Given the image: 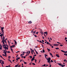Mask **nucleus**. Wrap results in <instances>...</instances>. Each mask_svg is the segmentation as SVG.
<instances>
[{"label": "nucleus", "mask_w": 67, "mask_h": 67, "mask_svg": "<svg viewBox=\"0 0 67 67\" xmlns=\"http://www.w3.org/2000/svg\"><path fill=\"white\" fill-rule=\"evenodd\" d=\"M47 60L48 61L47 63H50L51 62V58L49 57V58H47Z\"/></svg>", "instance_id": "obj_1"}, {"label": "nucleus", "mask_w": 67, "mask_h": 67, "mask_svg": "<svg viewBox=\"0 0 67 67\" xmlns=\"http://www.w3.org/2000/svg\"><path fill=\"white\" fill-rule=\"evenodd\" d=\"M23 57L25 59V56H23Z\"/></svg>", "instance_id": "obj_60"}, {"label": "nucleus", "mask_w": 67, "mask_h": 67, "mask_svg": "<svg viewBox=\"0 0 67 67\" xmlns=\"http://www.w3.org/2000/svg\"><path fill=\"white\" fill-rule=\"evenodd\" d=\"M0 49H1H1H2V47H0Z\"/></svg>", "instance_id": "obj_44"}, {"label": "nucleus", "mask_w": 67, "mask_h": 67, "mask_svg": "<svg viewBox=\"0 0 67 67\" xmlns=\"http://www.w3.org/2000/svg\"><path fill=\"white\" fill-rule=\"evenodd\" d=\"M49 45L51 46H52V44H51L50 43L49 44Z\"/></svg>", "instance_id": "obj_23"}, {"label": "nucleus", "mask_w": 67, "mask_h": 67, "mask_svg": "<svg viewBox=\"0 0 67 67\" xmlns=\"http://www.w3.org/2000/svg\"><path fill=\"white\" fill-rule=\"evenodd\" d=\"M42 51L43 52V53H45V51H44V49H43Z\"/></svg>", "instance_id": "obj_29"}, {"label": "nucleus", "mask_w": 67, "mask_h": 67, "mask_svg": "<svg viewBox=\"0 0 67 67\" xmlns=\"http://www.w3.org/2000/svg\"><path fill=\"white\" fill-rule=\"evenodd\" d=\"M47 56H48L47 54H46V55L45 54H44V56L47 57Z\"/></svg>", "instance_id": "obj_32"}, {"label": "nucleus", "mask_w": 67, "mask_h": 67, "mask_svg": "<svg viewBox=\"0 0 67 67\" xmlns=\"http://www.w3.org/2000/svg\"><path fill=\"white\" fill-rule=\"evenodd\" d=\"M31 60H34V59L33 58H32L31 59Z\"/></svg>", "instance_id": "obj_37"}, {"label": "nucleus", "mask_w": 67, "mask_h": 67, "mask_svg": "<svg viewBox=\"0 0 67 67\" xmlns=\"http://www.w3.org/2000/svg\"><path fill=\"white\" fill-rule=\"evenodd\" d=\"M3 42V47H4V46L5 45V43H4V42H3V41H2V43Z\"/></svg>", "instance_id": "obj_2"}, {"label": "nucleus", "mask_w": 67, "mask_h": 67, "mask_svg": "<svg viewBox=\"0 0 67 67\" xmlns=\"http://www.w3.org/2000/svg\"><path fill=\"white\" fill-rule=\"evenodd\" d=\"M34 56H36V54H35L34 55Z\"/></svg>", "instance_id": "obj_57"}, {"label": "nucleus", "mask_w": 67, "mask_h": 67, "mask_svg": "<svg viewBox=\"0 0 67 67\" xmlns=\"http://www.w3.org/2000/svg\"><path fill=\"white\" fill-rule=\"evenodd\" d=\"M40 62H41V59H40L39 60V63H40Z\"/></svg>", "instance_id": "obj_43"}, {"label": "nucleus", "mask_w": 67, "mask_h": 67, "mask_svg": "<svg viewBox=\"0 0 67 67\" xmlns=\"http://www.w3.org/2000/svg\"><path fill=\"white\" fill-rule=\"evenodd\" d=\"M47 49L48 50V52H49V51H51V50L47 48Z\"/></svg>", "instance_id": "obj_16"}, {"label": "nucleus", "mask_w": 67, "mask_h": 67, "mask_svg": "<svg viewBox=\"0 0 67 67\" xmlns=\"http://www.w3.org/2000/svg\"><path fill=\"white\" fill-rule=\"evenodd\" d=\"M7 53H10V52L8 51V52H7Z\"/></svg>", "instance_id": "obj_36"}, {"label": "nucleus", "mask_w": 67, "mask_h": 67, "mask_svg": "<svg viewBox=\"0 0 67 67\" xmlns=\"http://www.w3.org/2000/svg\"><path fill=\"white\" fill-rule=\"evenodd\" d=\"M56 56L58 57H59V55L58 54H56Z\"/></svg>", "instance_id": "obj_9"}, {"label": "nucleus", "mask_w": 67, "mask_h": 67, "mask_svg": "<svg viewBox=\"0 0 67 67\" xmlns=\"http://www.w3.org/2000/svg\"><path fill=\"white\" fill-rule=\"evenodd\" d=\"M3 48H5V49H8V48L6 46H5L3 47Z\"/></svg>", "instance_id": "obj_3"}, {"label": "nucleus", "mask_w": 67, "mask_h": 67, "mask_svg": "<svg viewBox=\"0 0 67 67\" xmlns=\"http://www.w3.org/2000/svg\"><path fill=\"white\" fill-rule=\"evenodd\" d=\"M5 39V37H4V36H3V40L2 41H3L4 40V39Z\"/></svg>", "instance_id": "obj_11"}, {"label": "nucleus", "mask_w": 67, "mask_h": 67, "mask_svg": "<svg viewBox=\"0 0 67 67\" xmlns=\"http://www.w3.org/2000/svg\"><path fill=\"white\" fill-rule=\"evenodd\" d=\"M29 57H30L31 58H32V56H30Z\"/></svg>", "instance_id": "obj_41"}, {"label": "nucleus", "mask_w": 67, "mask_h": 67, "mask_svg": "<svg viewBox=\"0 0 67 67\" xmlns=\"http://www.w3.org/2000/svg\"><path fill=\"white\" fill-rule=\"evenodd\" d=\"M35 47V48H37L38 47H37V46H36Z\"/></svg>", "instance_id": "obj_47"}, {"label": "nucleus", "mask_w": 67, "mask_h": 67, "mask_svg": "<svg viewBox=\"0 0 67 67\" xmlns=\"http://www.w3.org/2000/svg\"><path fill=\"white\" fill-rule=\"evenodd\" d=\"M32 65H35V64L34 63H32Z\"/></svg>", "instance_id": "obj_33"}, {"label": "nucleus", "mask_w": 67, "mask_h": 67, "mask_svg": "<svg viewBox=\"0 0 67 67\" xmlns=\"http://www.w3.org/2000/svg\"><path fill=\"white\" fill-rule=\"evenodd\" d=\"M56 49H59V48H55Z\"/></svg>", "instance_id": "obj_25"}, {"label": "nucleus", "mask_w": 67, "mask_h": 67, "mask_svg": "<svg viewBox=\"0 0 67 67\" xmlns=\"http://www.w3.org/2000/svg\"><path fill=\"white\" fill-rule=\"evenodd\" d=\"M65 53H67V51H65V52H64Z\"/></svg>", "instance_id": "obj_64"}, {"label": "nucleus", "mask_w": 67, "mask_h": 67, "mask_svg": "<svg viewBox=\"0 0 67 67\" xmlns=\"http://www.w3.org/2000/svg\"><path fill=\"white\" fill-rule=\"evenodd\" d=\"M53 45L54 46H58V45H59V44H53Z\"/></svg>", "instance_id": "obj_6"}, {"label": "nucleus", "mask_w": 67, "mask_h": 67, "mask_svg": "<svg viewBox=\"0 0 67 67\" xmlns=\"http://www.w3.org/2000/svg\"><path fill=\"white\" fill-rule=\"evenodd\" d=\"M28 53H29V51H28V52H27V55Z\"/></svg>", "instance_id": "obj_49"}, {"label": "nucleus", "mask_w": 67, "mask_h": 67, "mask_svg": "<svg viewBox=\"0 0 67 67\" xmlns=\"http://www.w3.org/2000/svg\"><path fill=\"white\" fill-rule=\"evenodd\" d=\"M2 30V32L1 33H2V32H3V33H4V32H3V30Z\"/></svg>", "instance_id": "obj_17"}, {"label": "nucleus", "mask_w": 67, "mask_h": 67, "mask_svg": "<svg viewBox=\"0 0 67 67\" xmlns=\"http://www.w3.org/2000/svg\"><path fill=\"white\" fill-rule=\"evenodd\" d=\"M28 23H29V24H31V23H32V22H31V21H29L28 22Z\"/></svg>", "instance_id": "obj_10"}, {"label": "nucleus", "mask_w": 67, "mask_h": 67, "mask_svg": "<svg viewBox=\"0 0 67 67\" xmlns=\"http://www.w3.org/2000/svg\"><path fill=\"white\" fill-rule=\"evenodd\" d=\"M8 44H9V45H10V42H9V41L8 40Z\"/></svg>", "instance_id": "obj_26"}, {"label": "nucleus", "mask_w": 67, "mask_h": 67, "mask_svg": "<svg viewBox=\"0 0 67 67\" xmlns=\"http://www.w3.org/2000/svg\"><path fill=\"white\" fill-rule=\"evenodd\" d=\"M36 61H37V60L36 59H35V63H36Z\"/></svg>", "instance_id": "obj_31"}, {"label": "nucleus", "mask_w": 67, "mask_h": 67, "mask_svg": "<svg viewBox=\"0 0 67 67\" xmlns=\"http://www.w3.org/2000/svg\"><path fill=\"white\" fill-rule=\"evenodd\" d=\"M33 33H35V31H34Z\"/></svg>", "instance_id": "obj_63"}, {"label": "nucleus", "mask_w": 67, "mask_h": 67, "mask_svg": "<svg viewBox=\"0 0 67 67\" xmlns=\"http://www.w3.org/2000/svg\"><path fill=\"white\" fill-rule=\"evenodd\" d=\"M7 40V38H6L5 40H3L4 42H5L6 44H7V42H6V40Z\"/></svg>", "instance_id": "obj_4"}, {"label": "nucleus", "mask_w": 67, "mask_h": 67, "mask_svg": "<svg viewBox=\"0 0 67 67\" xmlns=\"http://www.w3.org/2000/svg\"><path fill=\"white\" fill-rule=\"evenodd\" d=\"M7 46V44H5V45H4V47H5V46Z\"/></svg>", "instance_id": "obj_62"}, {"label": "nucleus", "mask_w": 67, "mask_h": 67, "mask_svg": "<svg viewBox=\"0 0 67 67\" xmlns=\"http://www.w3.org/2000/svg\"><path fill=\"white\" fill-rule=\"evenodd\" d=\"M7 51H6L5 52H3V53L5 54V55L7 56Z\"/></svg>", "instance_id": "obj_5"}, {"label": "nucleus", "mask_w": 67, "mask_h": 67, "mask_svg": "<svg viewBox=\"0 0 67 67\" xmlns=\"http://www.w3.org/2000/svg\"><path fill=\"white\" fill-rule=\"evenodd\" d=\"M39 42H40V43H42V41H40Z\"/></svg>", "instance_id": "obj_61"}, {"label": "nucleus", "mask_w": 67, "mask_h": 67, "mask_svg": "<svg viewBox=\"0 0 67 67\" xmlns=\"http://www.w3.org/2000/svg\"><path fill=\"white\" fill-rule=\"evenodd\" d=\"M60 46H63V45H62V44H61V45H60Z\"/></svg>", "instance_id": "obj_45"}, {"label": "nucleus", "mask_w": 67, "mask_h": 67, "mask_svg": "<svg viewBox=\"0 0 67 67\" xmlns=\"http://www.w3.org/2000/svg\"><path fill=\"white\" fill-rule=\"evenodd\" d=\"M1 64H3V65L4 64V61H3V62H2V63H1Z\"/></svg>", "instance_id": "obj_12"}, {"label": "nucleus", "mask_w": 67, "mask_h": 67, "mask_svg": "<svg viewBox=\"0 0 67 67\" xmlns=\"http://www.w3.org/2000/svg\"><path fill=\"white\" fill-rule=\"evenodd\" d=\"M2 55H3V56H5L6 57H7V55H4V54H2Z\"/></svg>", "instance_id": "obj_20"}, {"label": "nucleus", "mask_w": 67, "mask_h": 67, "mask_svg": "<svg viewBox=\"0 0 67 67\" xmlns=\"http://www.w3.org/2000/svg\"><path fill=\"white\" fill-rule=\"evenodd\" d=\"M51 66H52V65L51 64L50 65V66H49V67H51Z\"/></svg>", "instance_id": "obj_58"}, {"label": "nucleus", "mask_w": 67, "mask_h": 67, "mask_svg": "<svg viewBox=\"0 0 67 67\" xmlns=\"http://www.w3.org/2000/svg\"><path fill=\"white\" fill-rule=\"evenodd\" d=\"M41 34H42V35H43V32H41Z\"/></svg>", "instance_id": "obj_55"}, {"label": "nucleus", "mask_w": 67, "mask_h": 67, "mask_svg": "<svg viewBox=\"0 0 67 67\" xmlns=\"http://www.w3.org/2000/svg\"><path fill=\"white\" fill-rule=\"evenodd\" d=\"M17 58L18 59H20V57L19 58L18 57H17Z\"/></svg>", "instance_id": "obj_22"}, {"label": "nucleus", "mask_w": 67, "mask_h": 67, "mask_svg": "<svg viewBox=\"0 0 67 67\" xmlns=\"http://www.w3.org/2000/svg\"><path fill=\"white\" fill-rule=\"evenodd\" d=\"M14 41H15V44H16V45L17 44V42H16V41H15V40H14Z\"/></svg>", "instance_id": "obj_7"}, {"label": "nucleus", "mask_w": 67, "mask_h": 67, "mask_svg": "<svg viewBox=\"0 0 67 67\" xmlns=\"http://www.w3.org/2000/svg\"><path fill=\"white\" fill-rule=\"evenodd\" d=\"M61 52H63V53H64L65 52V51H64L63 50H61Z\"/></svg>", "instance_id": "obj_21"}, {"label": "nucleus", "mask_w": 67, "mask_h": 67, "mask_svg": "<svg viewBox=\"0 0 67 67\" xmlns=\"http://www.w3.org/2000/svg\"><path fill=\"white\" fill-rule=\"evenodd\" d=\"M57 43H58V44H61V43H59V42H57Z\"/></svg>", "instance_id": "obj_39"}, {"label": "nucleus", "mask_w": 67, "mask_h": 67, "mask_svg": "<svg viewBox=\"0 0 67 67\" xmlns=\"http://www.w3.org/2000/svg\"><path fill=\"white\" fill-rule=\"evenodd\" d=\"M8 59H10V58H11V57L10 56H9L8 57Z\"/></svg>", "instance_id": "obj_19"}, {"label": "nucleus", "mask_w": 67, "mask_h": 67, "mask_svg": "<svg viewBox=\"0 0 67 67\" xmlns=\"http://www.w3.org/2000/svg\"><path fill=\"white\" fill-rule=\"evenodd\" d=\"M65 40H67V37H65Z\"/></svg>", "instance_id": "obj_53"}, {"label": "nucleus", "mask_w": 67, "mask_h": 67, "mask_svg": "<svg viewBox=\"0 0 67 67\" xmlns=\"http://www.w3.org/2000/svg\"><path fill=\"white\" fill-rule=\"evenodd\" d=\"M52 63H54V62H53L52 60H51V63H52Z\"/></svg>", "instance_id": "obj_27"}, {"label": "nucleus", "mask_w": 67, "mask_h": 67, "mask_svg": "<svg viewBox=\"0 0 67 67\" xmlns=\"http://www.w3.org/2000/svg\"><path fill=\"white\" fill-rule=\"evenodd\" d=\"M10 48H12L13 47H12V46H11L10 47Z\"/></svg>", "instance_id": "obj_52"}, {"label": "nucleus", "mask_w": 67, "mask_h": 67, "mask_svg": "<svg viewBox=\"0 0 67 67\" xmlns=\"http://www.w3.org/2000/svg\"><path fill=\"white\" fill-rule=\"evenodd\" d=\"M4 34H3V33H2V36L3 37L4 36Z\"/></svg>", "instance_id": "obj_50"}, {"label": "nucleus", "mask_w": 67, "mask_h": 67, "mask_svg": "<svg viewBox=\"0 0 67 67\" xmlns=\"http://www.w3.org/2000/svg\"><path fill=\"white\" fill-rule=\"evenodd\" d=\"M38 32H36V34H38Z\"/></svg>", "instance_id": "obj_56"}, {"label": "nucleus", "mask_w": 67, "mask_h": 67, "mask_svg": "<svg viewBox=\"0 0 67 67\" xmlns=\"http://www.w3.org/2000/svg\"><path fill=\"white\" fill-rule=\"evenodd\" d=\"M34 36H35V37H37V36H36V35H34Z\"/></svg>", "instance_id": "obj_46"}, {"label": "nucleus", "mask_w": 67, "mask_h": 67, "mask_svg": "<svg viewBox=\"0 0 67 67\" xmlns=\"http://www.w3.org/2000/svg\"><path fill=\"white\" fill-rule=\"evenodd\" d=\"M50 55H51V56H52V54L51 53H50Z\"/></svg>", "instance_id": "obj_28"}, {"label": "nucleus", "mask_w": 67, "mask_h": 67, "mask_svg": "<svg viewBox=\"0 0 67 67\" xmlns=\"http://www.w3.org/2000/svg\"><path fill=\"white\" fill-rule=\"evenodd\" d=\"M64 62H66V59H64Z\"/></svg>", "instance_id": "obj_48"}, {"label": "nucleus", "mask_w": 67, "mask_h": 67, "mask_svg": "<svg viewBox=\"0 0 67 67\" xmlns=\"http://www.w3.org/2000/svg\"><path fill=\"white\" fill-rule=\"evenodd\" d=\"M18 66H19V65H18V64H17L16 65H15V67H18Z\"/></svg>", "instance_id": "obj_14"}, {"label": "nucleus", "mask_w": 67, "mask_h": 67, "mask_svg": "<svg viewBox=\"0 0 67 67\" xmlns=\"http://www.w3.org/2000/svg\"><path fill=\"white\" fill-rule=\"evenodd\" d=\"M10 49L11 50V51H12L13 52V49H12V48H10Z\"/></svg>", "instance_id": "obj_15"}, {"label": "nucleus", "mask_w": 67, "mask_h": 67, "mask_svg": "<svg viewBox=\"0 0 67 67\" xmlns=\"http://www.w3.org/2000/svg\"><path fill=\"white\" fill-rule=\"evenodd\" d=\"M0 46L1 47H2V45H1V44H0Z\"/></svg>", "instance_id": "obj_34"}, {"label": "nucleus", "mask_w": 67, "mask_h": 67, "mask_svg": "<svg viewBox=\"0 0 67 67\" xmlns=\"http://www.w3.org/2000/svg\"><path fill=\"white\" fill-rule=\"evenodd\" d=\"M46 66V65H45V64H44L43 65V66Z\"/></svg>", "instance_id": "obj_40"}, {"label": "nucleus", "mask_w": 67, "mask_h": 67, "mask_svg": "<svg viewBox=\"0 0 67 67\" xmlns=\"http://www.w3.org/2000/svg\"><path fill=\"white\" fill-rule=\"evenodd\" d=\"M12 46L13 47H15V46L14 45H12Z\"/></svg>", "instance_id": "obj_38"}, {"label": "nucleus", "mask_w": 67, "mask_h": 67, "mask_svg": "<svg viewBox=\"0 0 67 67\" xmlns=\"http://www.w3.org/2000/svg\"><path fill=\"white\" fill-rule=\"evenodd\" d=\"M36 53L37 54H38V52H37V51H36Z\"/></svg>", "instance_id": "obj_42"}, {"label": "nucleus", "mask_w": 67, "mask_h": 67, "mask_svg": "<svg viewBox=\"0 0 67 67\" xmlns=\"http://www.w3.org/2000/svg\"><path fill=\"white\" fill-rule=\"evenodd\" d=\"M4 29V27H1V30H3Z\"/></svg>", "instance_id": "obj_18"}, {"label": "nucleus", "mask_w": 67, "mask_h": 67, "mask_svg": "<svg viewBox=\"0 0 67 67\" xmlns=\"http://www.w3.org/2000/svg\"><path fill=\"white\" fill-rule=\"evenodd\" d=\"M58 64L59 65V66H62V64H61V63H58Z\"/></svg>", "instance_id": "obj_8"}, {"label": "nucleus", "mask_w": 67, "mask_h": 67, "mask_svg": "<svg viewBox=\"0 0 67 67\" xmlns=\"http://www.w3.org/2000/svg\"><path fill=\"white\" fill-rule=\"evenodd\" d=\"M64 55H66V56H67V54H66V53H64Z\"/></svg>", "instance_id": "obj_30"}, {"label": "nucleus", "mask_w": 67, "mask_h": 67, "mask_svg": "<svg viewBox=\"0 0 67 67\" xmlns=\"http://www.w3.org/2000/svg\"><path fill=\"white\" fill-rule=\"evenodd\" d=\"M32 63L31 62V63H30L29 65H31V64H32Z\"/></svg>", "instance_id": "obj_35"}, {"label": "nucleus", "mask_w": 67, "mask_h": 67, "mask_svg": "<svg viewBox=\"0 0 67 67\" xmlns=\"http://www.w3.org/2000/svg\"><path fill=\"white\" fill-rule=\"evenodd\" d=\"M44 34H47V32H44Z\"/></svg>", "instance_id": "obj_13"}, {"label": "nucleus", "mask_w": 67, "mask_h": 67, "mask_svg": "<svg viewBox=\"0 0 67 67\" xmlns=\"http://www.w3.org/2000/svg\"><path fill=\"white\" fill-rule=\"evenodd\" d=\"M22 60H23V59L20 60V62H22Z\"/></svg>", "instance_id": "obj_59"}, {"label": "nucleus", "mask_w": 67, "mask_h": 67, "mask_svg": "<svg viewBox=\"0 0 67 67\" xmlns=\"http://www.w3.org/2000/svg\"><path fill=\"white\" fill-rule=\"evenodd\" d=\"M62 66H65V65H62Z\"/></svg>", "instance_id": "obj_51"}, {"label": "nucleus", "mask_w": 67, "mask_h": 67, "mask_svg": "<svg viewBox=\"0 0 67 67\" xmlns=\"http://www.w3.org/2000/svg\"><path fill=\"white\" fill-rule=\"evenodd\" d=\"M47 44H48V45H49V42H47Z\"/></svg>", "instance_id": "obj_24"}, {"label": "nucleus", "mask_w": 67, "mask_h": 67, "mask_svg": "<svg viewBox=\"0 0 67 67\" xmlns=\"http://www.w3.org/2000/svg\"><path fill=\"white\" fill-rule=\"evenodd\" d=\"M24 64H27L26 62H24Z\"/></svg>", "instance_id": "obj_54"}]
</instances>
